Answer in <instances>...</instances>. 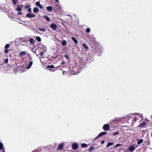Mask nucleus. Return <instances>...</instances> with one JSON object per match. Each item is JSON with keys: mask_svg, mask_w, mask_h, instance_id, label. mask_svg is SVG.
<instances>
[{"mask_svg": "<svg viewBox=\"0 0 152 152\" xmlns=\"http://www.w3.org/2000/svg\"><path fill=\"white\" fill-rule=\"evenodd\" d=\"M68 19V23L69 24H70L72 22V18L70 15H67V19Z\"/></svg>", "mask_w": 152, "mask_h": 152, "instance_id": "39448f33", "label": "nucleus"}, {"mask_svg": "<svg viewBox=\"0 0 152 152\" xmlns=\"http://www.w3.org/2000/svg\"><path fill=\"white\" fill-rule=\"evenodd\" d=\"M64 144L61 143L58 146V150H62L64 147Z\"/></svg>", "mask_w": 152, "mask_h": 152, "instance_id": "ddd939ff", "label": "nucleus"}, {"mask_svg": "<svg viewBox=\"0 0 152 152\" xmlns=\"http://www.w3.org/2000/svg\"><path fill=\"white\" fill-rule=\"evenodd\" d=\"M47 50L46 47L44 45H42L39 46L37 49L36 50V51H38L39 52V54L41 58L44 57L43 54L45 53Z\"/></svg>", "mask_w": 152, "mask_h": 152, "instance_id": "f257e3e1", "label": "nucleus"}, {"mask_svg": "<svg viewBox=\"0 0 152 152\" xmlns=\"http://www.w3.org/2000/svg\"><path fill=\"white\" fill-rule=\"evenodd\" d=\"M33 63V60H32V58H30L29 61L28 62V63L29 64L28 65L27 67V69H29L31 68L32 65Z\"/></svg>", "mask_w": 152, "mask_h": 152, "instance_id": "20e7f679", "label": "nucleus"}, {"mask_svg": "<svg viewBox=\"0 0 152 152\" xmlns=\"http://www.w3.org/2000/svg\"><path fill=\"white\" fill-rule=\"evenodd\" d=\"M126 152H129L126 151Z\"/></svg>", "mask_w": 152, "mask_h": 152, "instance_id": "680f3d73", "label": "nucleus"}, {"mask_svg": "<svg viewBox=\"0 0 152 152\" xmlns=\"http://www.w3.org/2000/svg\"><path fill=\"white\" fill-rule=\"evenodd\" d=\"M29 37L27 36H26L24 37L21 38V42H27L29 41Z\"/></svg>", "mask_w": 152, "mask_h": 152, "instance_id": "7ed1b4c3", "label": "nucleus"}, {"mask_svg": "<svg viewBox=\"0 0 152 152\" xmlns=\"http://www.w3.org/2000/svg\"><path fill=\"white\" fill-rule=\"evenodd\" d=\"M107 134V132H102L99 134L98 136H97L95 138V140H96L99 137H100L103 135H104Z\"/></svg>", "mask_w": 152, "mask_h": 152, "instance_id": "9b49d317", "label": "nucleus"}, {"mask_svg": "<svg viewBox=\"0 0 152 152\" xmlns=\"http://www.w3.org/2000/svg\"><path fill=\"white\" fill-rule=\"evenodd\" d=\"M21 38H17L16 39V41L17 42L20 41H21Z\"/></svg>", "mask_w": 152, "mask_h": 152, "instance_id": "ea45409f", "label": "nucleus"}, {"mask_svg": "<svg viewBox=\"0 0 152 152\" xmlns=\"http://www.w3.org/2000/svg\"><path fill=\"white\" fill-rule=\"evenodd\" d=\"M42 18L44 19H45L47 21L49 22V21H50V20H51L49 17H48L46 15L43 16Z\"/></svg>", "mask_w": 152, "mask_h": 152, "instance_id": "2eb2a0df", "label": "nucleus"}, {"mask_svg": "<svg viewBox=\"0 0 152 152\" xmlns=\"http://www.w3.org/2000/svg\"><path fill=\"white\" fill-rule=\"evenodd\" d=\"M50 27L53 29V30H55L56 29L57 26L55 23H53L50 25Z\"/></svg>", "mask_w": 152, "mask_h": 152, "instance_id": "1a4fd4ad", "label": "nucleus"}, {"mask_svg": "<svg viewBox=\"0 0 152 152\" xmlns=\"http://www.w3.org/2000/svg\"><path fill=\"white\" fill-rule=\"evenodd\" d=\"M2 150V152H5L4 148L3 147V144L1 142H0V151Z\"/></svg>", "mask_w": 152, "mask_h": 152, "instance_id": "9d476101", "label": "nucleus"}, {"mask_svg": "<svg viewBox=\"0 0 152 152\" xmlns=\"http://www.w3.org/2000/svg\"><path fill=\"white\" fill-rule=\"evenodd\" d=\"M65 63V62L64 61H63V62H62L61 63V64L62 65H63Z\"/></svg>", "mask_w": 152, "mask_h": 152, "instance_id": "5fc2aeb1", "label": "nucleus"}, {"mask_svg": "<svg viewBox=\"0 0 152 152\" xmlns=\"http://www.w3.org/2000/svg\"><path fill=\"white\" fill-rule=\"evenodd\" d=\"M36 16L35 15H34L33 14L28 13L26 16V17H28L29 18H32Z\"/></svg>", "mask_w": 152, "mask_h": 152, "instance_id": "6e6552de", "label": "nucleus"}, {"mask_svg": "<svg viewBox=\"0 0 152 152\" xmlns=\"http://www.w3.org/2000/svg\"><path fill=\"white\" fill-rule=\"evenodd\" d=\"M103 129L105 131L108 130L110 129L109 125L108 124H105L103 126Z\"/></svg>", "mask_w": 152, "mask_h": 152, "instance_id": "0eeeda50", "label": "nucleus"}, {"mask_svg": "<svg viewBox=\"0 0 152 152\" xmlns=\"http://www.w3.org/2000/svg\"><path fill=\"white\" fill-rule=\"evenodd\" d=\"M91 30L89 28H87L86 29V31L87 33H89L90 31Z\"/></svg>", "mask_w": 152, "mask_h": 152, "instance_id": "f704fd0d", "label": "nucleus"}, {"mask_svg": "<svg viewBox=\"0 0 152 152\" xmlns=\"http://www.w3.org/2000/svg\"><path fill=\"white\" fill-rule=\"evenodd\" d=\"M5 9L4 7H3V8H2L0 7V11H4V9Z\"/></svg>", "mask_w": 152, "mask_h": 152, "instance_id": "c03bdc74", "label": "nucleus"}, {"mask_svg": "<svg viewBox=\"0 0 152 152\" xmlns=\"http://www.w3.org/2000/svg\"><path fill=\"white\" fill-rule=\"evenodd\" d=\"M121 120V118L120 117H118V118H114V121H118Z\"/></svg>", "mask_w": 152, "mask_h": 152, "instance_id": "b1692460", "label": "nucleus"}, {"mask_svg": "<svg viewBox=\"0 0 152 152\" xmlns=\"http://www.w3.org/2000/svg\"><path fill=\"white\" fill-rule=\"evenodd\" d=\"M12 1L13 4L15 5L17 3L18 0H12Z\"/></svg>", "mask_w": 152, "mask_h": 152, "instance_id": "473e14b6", "label": "nucleus"}, {"mask_svg": "<svg viewBox=\"0 0 152 152\" xmlns=\"http://www.w3.org/2000/svg\"><path fill=\"white\" fill-rule=\"evenodd\" d=\"M22 12L20 11H19L18 12V15H21V14H22Z\"/></svg>", "mask_w": 152, "mask_h": 152, "instance_id": "37998d69", "label": "nucleus"}, {"mask_svg": "<svg viewBox=\"0 0 152 152\" xmlns=\"http://www.w3.org/2000/svg\"><path fill=\"white\" fill-rule=\"evenodd\" d=\"M36 39L38 42H40L41 40V38L37 36V37Z\"/></svg>", "mask_w": 152, "mask_h": 152, "instance_id": "2f4dec72", "label": "nucleus"}, {"mask_svg": "<svg viewBox=\"0 0 152 152\" xmlns=\"http://www.w3.org/2000/svg\"><path fill=\"white\" fill-rule=\"evenodd\" d=\"M69 69L70 72L73 75L77 74L80 72L79 67L77 66H69Z\"/></svg>", "mask_w": 152, "mask_h": 152, "instance_id": "f03ea898", "label": "nucleus"}, {"mask_svg": "<svg viewBox=\"0 0 152 152\" xmlns=\"http://www.w3.org/2000/svg\"><path fill=\"white\" fill-rule=\"evenodd\" d=\"M16 10L18 11H21L22 9L20 6L19 5H18L17 6V7L16 8Z\"/></svg>", "mask_w": 152, "mask_h": 152, "instance_id": "412c9836", "label": "nucleus"}, {"mask_svg": "<svg viewBox=\"0 0 152 152\" xmlns=\"http://www.w3.org/2000/svg\"><path fill=\"white\" fill-rule=\"evenodd\" d=\"M49 70L52 72H54L55 71V70L54 69H49Z\"/></svg>", "mask_w": 152, "mask_h": 152, "instance_id": "8fccbe9b", "label": "nucleus"}, {"mask_svg": "<svg viewBox=\"0 0 152 152\" xmlns=\"http://www.w3.org/2000/svg\"><path fill=\"white\" fill-rule=\"evenodd\" d=\"M8 52V50L7 49L5 50L4 51V52L5 53H7Z\"/></svg>", "mask_w": 152, "mask_h": 152, "instance_id": "603ef678", "label": "nucleus"}, {"mask_svg": "<svg viewBox=\"0 0 152 152\" xmlns=\"http://www.w3.org/2000/svg\"><path fill=\"white\" fill-rule=\"evenodd\" d=\"M151 118H152V115L151 116Z\"/></svg>", "mask_w": 152, "mask_h": 152, "instance_id": "052dcab7", "label": "nucleus"}, {"mask_svg": "<svg viewBox=\"0 0 152 152\" xmlns=\"http://www.w3.org/2000/svg\"><path fill=\"white\" fill-rule=\"evenodd\" d=\"M38 30L40 31H42L43 32H45L46 31L45 29L40 28H39Z\"/></svg>", "mask_w": 152, "mask_h": 152, "instance_id": "393cba45", "label": "nucleus"}, {"mask_svg": "<svg viewBox=\"0 0 152 152\" xmlns=\"http://www.w3.org/2000/svg\"><path fill=\"white\" fill-rule=\"evenodd\" d=\"M28 10L30 12H32L31 9V8H29L28 9Z\"/></svg>", "mask_w": 152, "mask_h": 152, "instance_id": "49530a36", "label": "nucleus"}, {"mask_svg": "<svg viewBox=\"0 0 152 152\" xmlns=\"http://www.w3.org/2000/svg\"><path fill=\"white\" fill-rule=\"evenodd\" d=\"M58 3L59 1L58 0H55Z\"/></svg>", "mask_w": 152, "mask_h": 152, "instance_id": "4d7b16f0", "label": "nucleus"}, {"mask_svg": "<svg viewBox=\"0 0 152 152\" xmlns=\"http://www.w3.org/2000/svg\"><path fill=\"white\" fill-rule=\"evenodd\" d=\"M36 4L37 7H38V6L40 4V2L39 1H37L36 2Z\"/></svg>", "mask_w": 152, "mask_h": 152, "instance_id": "a19ab883", "label": "nucleus"}, {"mask_svg": "<svg viewBox=\"0 0 152 152\" xmlns=\"http://www.w3.org/2000/svg\"><path fill=\"white\" fill-rule=\"evenodd\" d=\"M135 149L133 145L130 146L128 148V150L131 152H133Z\"/></svg>", "mask_w": 152, "mask_h": 152, "instance_id": "f8f14e48", "label": "nucleus"}, {"mask_svg": "<svg viewBox=\"0 0 152 152\" xmlns=\"http://www.w3.org/2000/svg\"><path fill=\"white\" fill-rule=\"evenodd\" d=\"M119 132H117L113 134V135L114 136H115L116 135L119 134Z\"/></svg>", "mask_w": 152, "mask_h": 152, "instance_id": "58836bf2", "label": "nucleus"}, {"mask_svg": "<svg viewBox=\"0 0 152 152\" xmlns=\"http://www.w3.org/2000/svg\"><path fill=\"white\" fill-rule=\"evenodd\" d=\"M67 59H68V57H67Z\"/></svg>", "mask_w": 152, "mask_h": 152, "instance_id": "bf43d9fd", "label": "nucleus"}, {"mask_svg": "<svg viewBox=\"0 0 152 152\" xmlns=\"http://www.w3.org/2000/svg\"><path fill=\"white\" fill-rule=\"evenodd\" d=\"M54 67V65H48L47 68H53Z\"/></svg>", "mask_w": 152, "mask_h": 152, "instance_id": "c756f323", "label": "nucleus"}, {"mask_svg": "<svg viewBox=\"0 0 152 152\" xmlns=\"http://www.w3.org/2000/svg\"><path fill=\"white\" fill-rule=\"evenodd\" d=\"M29 8V6L28 5H25V8L27 9V8Z\"/></svg>", "mask_w": 152, "mask_h": 152, "instance_id": "09e8293b", "label": "nucleus"}, {"mask_svg": "<svg viewBox=\"0 0 152 152\" xmlns=\"http://www.w3.org/2000/svg\"><path fill=\"white\" fill-rule=\"evenodd\" d=\"M146 125V123L144 122H143L141 123L138 126V127H143Z\"/></svg>", "mask_w": 152, "mask_h": 152, "instance_id": "dca6fc26", "label": "nucleus"}, {"mask_svg": "<svg viewBox=\"0 0 152 152\" xmlns=\"http://www.w3.org/2000/svg\"><path fill=\"white\" fill-rule=\"evenodd\" d=\"M87 145L85 143H83L81 144V146L83 148H84L86 147V146H87Z\"/></svg>", "mask_w": 152, "mask_h": 152, "instance_id": "c9c22d12", "label": "nucleus"}, {"mask_svg": "<svg viewBox=\"0 0 152 152\" xmlns=\"http://www.w3.org/2000/svg\"><path fill=\"white\" fill-rule=\"evenodd\" d=\"M72 38L75 44L77 43V41L76 39L73 37H72Z\"/></svg>", "mask_w": 152, "mask_h": 152, "instance_id": "a878e982", "label": "nucleus"}, {"mask_svg": "<svg viewBox=\"0 0 152 152\" xmlns=\"http://www.w3.org/2000/svg\"><path fill=\"white\" fill-rule=\"evenodd\" d=\"M68 21H67V23H68Z\"/></svg>", "mask_w": 152, "mask_h": 152, "instance_id": "e2e57ef3", "label": "nucleus"}, {"mask_svg": "<svg viewBox=\"0 0 152 152\" xmlns=\"http://www.w3.org/2000/svg\"><path fill=\"white\" fill-rule=\"evenodd\" d=\"M53 7L52 6H48L46 7V10L49 12H51L53 10Z\"/></svg>", "mask_w": 152, "mask_h": 152, "instance_id": "4468645a", "label": "nucleus"}, {"mask_svg": "<svg viewBox=\"0 0 152 152\" xmlns=\"http://www.w3.org/2000/svg\"><path fill=\"white\" fill-rule=\"evenodd\" d=\"M64 57H65L66 58V54H65L64 55Z\"/></svg>", "mask_w": 152, "mask_h": 152, "instance_id": "13d9d810", "label": "nucleus"}, {"mask_svg": "<svg viewBox=\"0 0 152 152\" xmlns=\"http://www.w3.org/2000/svg\"><path fill=\"white\" fill-rule=\"evenodd\" d=\"M134 115H136L139 116V117L141 118H142V114L139 113H134Z\"/></svg>", "mask_w": 152, "mask_h": 152, "instance_id": "aec40b11", "label": "nucleus"}, {"mask_svg": "<svg viewBox=\"0 0 152 152\" xmlns=\"http://www.w3.org/2000/svg\"><path fill=\"white\" fill-rule=\"evenodd\" d=\"M83 46L84 48L86 49H88V47L86 44L85 43H84L83 44Z\"/></svg>", "mask_w": 152, "mask_h": 152, "instance_id": "bb28decb", "label": "nucleus"}, {"mask_svg": "<svg viewBox=\"0 0 152 152\" xmlns=\"http://www.w3.org/2000/svg\"><path fill=\"white\" fill-rule=\"evenodd\" d=\"M145 143L146 145H149L150 144V142L149 139H148L147 141H145Z\"/></svg>", "mask_w": 152, "mask_h": 152, "instance_id": "6ab92c4d", "label": "nucleus"}, {"mask_svg": "<svg viewBox=\"0 0 152 152\" xmlns=\"http://www.w3.org/2000/svg\"><path fill=\"white\" fill-rule=\"evenodd\" d=\"M105 142V141L104 140H102L101 141V143L102 144H104Z\"/></svg>", "mask_w": 152, "mask_h": 152, "instance_id": "864d4df0", "label": "nucleus"}, {"mask_svg": "<svg viewBox=\"0 0 152 152\" xmlns=\"http://www.w3.org/2000/svg\"><path fill=\"white\" fill-rule=\"evenodd\" d=\"M143 140L142 139H140L138 141L137 144H140L143 142Z\"/></svg>", "mask_w": 152, "mask_h": 152, "instance_id": "5701e85b", "label": "nucleus"}, {"mask_svg": "<svg viewBox=\"0 0 152 152\" xmlns=\"http://www.w3.org/2000/svg\"><path fill=\"white\" fill-rule=\"evenodd\" d=\"M8 59L7 58L6 59L4 60V63L7 64L8 63Z\"/></svg>", "mask_w": 152, "mask_h": 152, "instance_id": "79ce46f5", "label": "nucleus"}, {"mask_svg": "<svg viewBox=\"0 0 152 152\" xmlns=\"http://www.w3.org/2000/svg\"><path fill=\"white\" fill-rule=\"evenodd\" d=\"M29 42H30L32 44H34V39L33 38L29 37Z\"/></svg>", "mask_w": 152, "mask_h": 152, "instance_id": "f3484780", "label": "nucleus"}, {"mask_svg": "<svg viewBox=\"0 0 152 152\" xmlns=\"http://www.w3.org/2000/svg\"><path fill=\"white\" fill-rule=\"evenodd\" d=\"M63 71V74L64 75H65L66 73V71H65L64 70Z\"/></svg>", "mask_w": 152, "mask_h": 152, "instance_id": "3c124183", "label": "nucleus"}, {"mask_svg": "<svg viewBox=\"0 0 152 152\" xmlns=\"http://www.w3.org/2000/svg\"><path fill=\"white\" fill-rule=\"evenodd\" d=\"M66 42L65 40H63L62 41V44L63 45H66Z\"/></svg>", "mask_w": 152, "mask_h": 152, "instance_id": "72a5a7b5", "label": "nucleus"}, {"mask_svg": "<svg viewBox=\"0 0 152 152\" xmlns=\"http://www.w3.org/2000/svg\"><path fill=\"white\" fill-rule=\"evenodd\" d=\"M33 11L34 12L37 13L39 12V10L38 8L37 7H35L34 8Z\"/></svg>", "mask_w": 152, "mask_h": 152, "instance_id": "a211bd4d", "label": "nucleus"}, {"mask_svg": "<svg viewBox=\"0 0 152 152\" xmlns=\"http://www.w3.org/2000/svg\"><path fill=\"white\" fill-rule=\"evenodd\" d=\"M26 53L25 51L21 52L20 53V56H24L26 55Z\"/></svg>", "mask_w": 152, "mask_h": 152, "instance_id": "4be33fe9", "label": "nucleus"}, {"mask_svg": "<svg viewBox=\"0 0 152 152\" xmlns=\"http://www.w3.org/2000/svg\"><path fill=\"white\" fill-rule=\"evenodd\" d=\"M134 114H129L128 115L127 117H132V116Z\"/></svg>", "mask_w": 152, "mask_h": 152, "instance_id": "de8ad7c7", "label": "nucleus"}, {"mask_svg": "<svg viewBox=\"0 0 152 152\" xmlns=\"http://www.w3.org/2000/svg\"><path fill=\"white\" fill-rule=\"evenodd\" d=\"M38 7L41 9H42L43 8L41 4H40L39 6H38Z\"/></svg>", "mask_w": 152, "mask_h": 152, "instance_id": "a18cd8bd", "label": "nucleus"}, {"mask_svg": "<svg viewBox=\"0 0 152 152\" xmlns=\"http://www.w3.org/2000/svg\"><path fill=\"white\" fill-rule=\"evenodd\" d=\"M113 144V143L112 142H108L107 144V145L106 146V147H108L109 146H110Z\"/></svg>", "mask_w": 152, "mask_h": 152, "instance_id": "c85d7f7f", "label": "nucleus"}, {"mask_svg": "<svg viewBox=\"0 0 152 152\" xmlns=\"http://www.w3.org/2000/svg\"><path fill=\"white\" fill-rule=\"evenodd\" d=\"M94 147H90L89 148V151H91L93 150L94 149Z\"/></svg>", "mask_w": 152, "mask_h": 152, "instance_id": "e433bc0d", "label": "nucleus"}, {"mask_svg": "<svg viewBox=\"0 0 152 152\" xmlns=\"http://www.w3.org/2000/svg\"><path fill=\"white\" fill-rule=\"evenodd\" d=\"M68 21H67V23H68Z\"/></svg>", "mask_w": 152, "mask_h": 152, "instance_id": "0e129e2a", "label": "nucleus"}, {"mask_svg": "<svg viewBox=\"0 0 152 152\" xmlns=\"http://www.w3.org/2000/svg\"><path fill=\"white\" fill-rule=\"evenodd\" d=\"M32 152H37V151L36 150L33 151Z\"/></svg>", "mask_w": 152, "mask_h": 152, "instance_id": "6e6d98bb", "label": "nucleus"}, {"mask_svg": "<svg viewBox=\"0 0 152 152\" xmlns=\"http://www.w3.org/2000/svg\"><path fill=\"white\" fill-rule=\"evenodd\" d=\"M72 147L74 150H77L78 148L77 144L76 142L74 143L72 145Z\"/></svg>", "mask_w": 152, "mask_h": 152, "instance_id": "423d86ee", "label": "nucleus"}, {"mask_svg": "<svg viewBox=\"0 0 152 152\" xmlns=\"http://www.w3.org/2000/svg\"><path fill=\"white\" fill-rule=\"evenodd\" d=\"M133 121L135 123L137 120H138V118L137 117H135L133 119Z\"/></svg>", "mask_w": 152, "mask_h": 152, "instance_id": "cd10ccee", "label": "nucleus"}, {"mask_svg": "<svg viewBox=\"0 0 152 152\" xmlns=\"http://www.w3.org/2000/svg\"><path fill=\"white\" fill-rule=\"evenodd\" d=\"M121 146V145L119 144H117L115 145L114 146V148H116L120 146Z\"/></svg>", "mask_w": 152, "mask_h": 152, "instance_id": "4c0bfd02", "label": "nucleus"}, {"mask_svg": "<svg viewBox=\"0 0 152 152\" xmlns=\"http://www.w3.org/2000/svg\"><path fill=\"white\" fill-rule=\"evenodd\" d=\"M10 47V45L9 44H7L5 46V49H8Z\"/></svg>", "mask_w": 152, "mask_h": 152, "instance_id": "7c9ffc66", "label": "nucleus"}]
</instances>
